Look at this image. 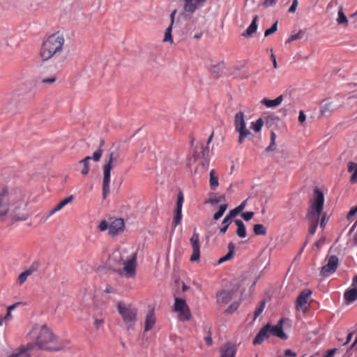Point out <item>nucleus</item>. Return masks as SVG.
Masks as SVG:
<instances>
[{
    "mask_svg": "<svg viewBox=\"0 0 357 357\" xmlns=\"http://www.w3.org/2000/svg\"><path fill=\"white\" fill-rule=\"evenodd\" d=\"M34 341L33 347L36 346L39 349L49 351H59L67 348L68 342L57 343L56 337L46 325H35L29 333Z\"/></svg>",
    "mask_w": 357,
    "mask_h": 357,
    "instance_id": "nucleus-1",
    "label": "nucleus"
},
{
    "mask_svg": "<svg viewBox=\"0 0 357 357\" xmlns=\"http://www.w3.org/2000/svg\"><path fill=\"white\" fill-rule=\"evenodd\" d=\"M310 205L307 210L306 219L309 220L310 225L309 232L314 234L319 222L320 215L323 211L324 195L317 188L314 190L313 197L310 199Z\"/></svg>",
    "mask_w": 357,
    "mask_h": 357,
    "instance_id": "nucleus-2",
    "label": "nucleus"
},
{
    "mask_svg": "<svg viewBox=\"0 0 357 357\" xmlns=\"http://www.w3.org/2000/svg\"><path fill=\"white\" fill-rule=\"evenodd\" d=\"M64 43V38L59 34H53L44 41L40 56L43 60L46 61L53 56L56 52H61Z\"/></svg>",
    "mask_w": 357,
    "mask_h": 357,
    "instance_id": "nucleus-3",
    "label": "nucleus"
},
{
    "mask_svg": "<svg viewBox=\"0 0 357 357\" xmlns=\"http://www.w3.org/2000/svg\"><path fill=\"white\" fill-rule=\"evenodd\" d=\"M114 153H110L108 160H105L103 166V181H102V197L105 199L110 192V176L113 167L112 163L114 160Z\"/></svg>",
    "mask_w": 357,
    "mask_h": 357,
    "instance_id": "nucleus-4",
    "label": "nucleus"
},
{
    "mask_svg": "<svg viewBox=\"0 0 357 357\" xmlns=\"http://www.w3.org/2000/svg\"><path fill=\"white\" fill-rule=\"evenodd\" d=\"M118 311L126 324L133 323L136 320L137 310L135 307L119 303Z\"/></svg>",
    "mask_w": 357,
    "mask_h": 357,
    "instance_id": "nucleus-5",
    "label": "nucleus"
},
{
    "mask_svg": "<svg viewBox=\"0 0 357 357\" xmlns=\"http://www.w3.org/2000/svg\"><path fill=\"white\" fill-rule=\"evenodd\" d=\"M339 259L336 255H330L327 258V264L321 267L320 275L326 278L334 273L338 266Z\"/></svg>",
    "mask_w": 357,
    "mask_h": 357,
    "instance_id": "nucleus-6",
    "label": "nucleus"
},
{
    "mask_svg": "<svg viewBox=\"0 0 357 357\" xmlns=\"http://www.w3.org/2000/svg\"><path fill=\"white\" fill-rule=\"evenodd\" d=\"M174 310L179 313L181 321H188L191 318L190 310L184 299L175 297Z\"/></svg>",
    "mask_w": 357,
    "mask_h": 357,
    "instance_id": "nucleus-7",
    "label": "nucleus"
},
{
    "mask_svg": "<svg viewBox=\"0 0 357 357\" xmlns=\"http://www.w3.org/2000/svg\"><path fill=\"white\" fill-rule=\"evenodd\" d=\"M208 147L204 146L203 144H201L199 146L195 147L193 154L194 161H197L199 159H202L201 165H202L203 167H207L209 164V160L208 159Z\"/></svg>",
    "mask_w": 357,
    "mask_h": 357,
    "instance_id": "nucleus-8",
    "label": "nucleus"
},
{
    "mask_svg": "<svg viewBox=\"0 0 357 357\" xmlns=\"http://www.w3.org/2000/svg\"><path fill=\"white\" fill-rule=\"evenodd\" d=\"M237 289L222 290L216 294L217 303L218 305L227 304L236 298Z\"/></svg>",
    "mask_w": 357,
    "mask_h": 357,
    "instance_id": "nucleus-9",
    "label": "nucleus"
},
{
    "mask_svg": "<svg viewBox=\"0 0 357 357\" xmlns=\"http://www.w3.org/2000/svg\"><path fill=\"white\" fill-rule=\"evenodd\" d=\"M10 208V199L7 189H3L0 192V221L3 220Z\"/></svg>",
    "mask_w": 357,
    "mask_h": 357,
    "instance_id": "nucleus-10",
    "label": "nucleus"
},
{
    "mask_svg": "<svg viewBox=\"0 0 357 357\" xmlns=\"http://www.w3.org/2000/svg\"><path fill=\"white\" fill-rule=\"evenodd\" d=\"M137 252L133 253L123 262V270L126 276L133 278L136 273Z\"/></svg>",
    "mask_w": 357,
    "mask_h": 357,
    "instance_id": "nucleus-11",
    "label": "nucleus"
},
{
    "mask_svg": "<svg viewBox=\"0 0 357 357\" xmlns=\"http://www.w3.org/2000/svg\"><path fill=\"white\" fill-rule=\"evenodd\" d=\"M190 241L192 248V254L190 257V261H197L200 257V244L199 234L196 232L195 229L193 231Z\"/></svg>",
    "mask_w": 357,
    "mask_h": 357,
    "instance_id": "nucleus-12",
    "label": "nucleus"
},
{
    "mask_svg": "<svg viewBox=\"0 0 357 357\" xmlns=\"http://www.w3.org/2000/svg\"><path fill=\"white\" fill-rule=\"evenodd\" d=\"M184 201V196L181 191L177 195L176 206L174 217V227L179 225L182 220V207Z\"/></svg>",
    "mask_w": 357,
    "mask_h": 357,
    "instance_id": "nucleus-13",
    "label": "nucleus"
},
{
    "mask_svg": "<svg viewBox=\"0 0 357 357\" xmlns=\"http://www.w3.org/2000/svg\"><path fill=\"white\" fill-rule=\"evenodd\" d=\"M185 12L193 13L196 10L204 6L206 0H182Z\"/></svg>",
    "mask_w": 357,
    "mask_h": 357,
    "instance_id": "nucleus-14",
    "label": "nucleus"
},
{
    "mask_svg": "<svg viewBox=\"0 0 357 357\" xmlns=\"http://www.w3.org/2000/svg\"><path fill=\"white\" fill-rule=\"evenodd\" d=\"M283 319H281L276 325L272 326L270 324V335L276 336L281 340H287L288 335L283 331Z\"/></svg>",
    "mask_w": 357,
    "mask_h": 357,
    "instance_id": "nucleus-15",
    "label": "nucleus"
},
{
    "mask_svg": "<svg viewBox=\"0 0 357 357\" xmlns=\"http://www.w3.org/2000/svg\"><path fill=\"white\" fill-rule=\"evenodd\" d=\"M270 324H267L266 326L262 327L258 333L256 335L255 337L253 340V344H261L266 339L270 337Z\"/></svg>",
    "mask_w": 357,
    "mask_h": 357,
    "instance_id": "nucleus-16",
    "label": "nucleus"
},
{
    "mask_svg": "<svg viewBox=\"0 0 357 357\" xmlns=\"http://www.w3.org/2000/svg\"><path fill=\"white\" fill-rule=\"evenodd\" d=\"M312 294V291L308 289H305L301 292L296 299V307L297 310H303L306 308L307 299Z\"/></svg>",
    "mask_w": 357,
    "mask_h": 357,
    "instance_id": "nucleus-17",
    "label": "nucleus"
},
{
    "mask_svg": "<svg viewBox=\"0 0 357 357\" xmlns=\"http://www.w3.org/2000/svg\"><path fill=\"white\" fill-rule=\"evenodd\" d=\"M220 357H235L236 348L234 344L227 342L220 347Z\"/></svg>",
    "mask_w": 357,
    "mask_h": 357,
    "instance_id": "nucleus-18",
    "label": "nucleus"
},
{
    "mask_svg": "<svg viewBox=\"0 0 357 357\" xmlns=\"http://www.w3.org/2000/svg\"><path fill=\"white\" fill-rule=\"evenodd\" d=\"M343 298L346 305H350L357 301V288L353 287L347 289L344 293Z\"/></svg>",
    "mask_w": 357,
    "mask_h": 357,
    "instance_id": "nucleus-19",
    "label": "nucleus"
},
{
    "mask_svg": "<svg viewBox=\"0 0 357 357\" xmlns=\"http://www.w3.org/2000/svg\"><path fill=\"white\" fill-rule=\"evenodd\" d=\"M156 321V318L154 313L153 309H149L145 319V327L144 331L147 332L151 330Z\"/></svg>",
    "mask_w": 357,
    "mask_h": 357,
    "instance_id": "nucleus-20",
    "label": "nucleus"
},
{
    "mask_svg": "<svg viewBox=\"0 0 357 357\" xmlns=\"http://www.w3.org/2000/svg\"><path fill=\"white\" fill-rule=\"evenodd\" d=\"M287 97V95H280L274 100L264 98L261 101V103L268 108H273L280 105L282 103L284 98H286Z\"/></svg>",
    "mask_w": 357,
    "mask_h": 357,
    "instance_id": "nucleus-21",
    "label": "nucleus"
},
{
    "mask_svg": "<svg viewBox=\"0 0 357 357\" xmlns=\"http://www.w3.org/2000/svg\"><path fill=\"white\" fill-rule=\"evenodd\" d=\"M33 349V344L28 343L20 349L19 351L8 357H29L28 351Z\"/></svg>",
    "mask_w": 357,
    "mask_h": 357,
    "instance_id": "nucleus-22",
    "label": "nucleus"
},
{
    "mask_svg": "<svg viewBox=\"0 0 357 357\" xmlns=\"http://www.w3.org/2000/svg\"><path fill=\"white\" fill-rule=\"evenodd\" d=\"M257 15H255L251 22V24L249 25V26L247 28V29L245 31L244 33H243L242 36L244 37H248L251 36L252 33H255L257 30Z\"/></svg>",
    "mask_w": 357,
    "mask_h": 357,
    "instance_id": "nucleus-23",
    "label": "nucleus"
},
{
    "mask_svg": "<svg viewBox=\"0 0 357 357\" xmlns=\"http://www.w3.org/2000/svg\"><path fill=\"white\" fill-rule=\"evenodd\" d=\"M73 199V195H70V196L66 197L65 199H63L53 209H52L50 211V213L48 214V216H50V215H53L54 213L60 211L66 204H68V203L71 202Z\"/></svg>",
    "mask_w": 357,
    "mask_h": 357,
    "instance_id": "nucleus-24",
    "label": "nucleus"
},
{
    "mask_svg": "<svg viewBox=\"0 0 357 357\" xmlns=\"http://www.w3.org/2000/svg\"><path fill=\"white\" fill-rule=\"evenodd\" d=\"M234 222L237 226L236 234L239 238H245L247 235L246 227L241 220L236 219Z\"/></svg>",
    "mask_w": 357,
    "mask_h": 357,
    "instance_id": "nucleus-25",
    "label": "nucleus"
},
{
    "mask_svg": "<svg viewBox=\"0 0 357 357\" xmlns=\"http://www.w3.org/2000/svg\"><path fill=\"white\" fill-rule=\"evenodd\" d=\"M238 132V142L242 144L245 139L251 135L250 131L246 128V126L235 129Z\"/></svg>",
    "mask_w": 357,
    "mask_h": 357,
    "instance_id": "nucleus-26",
    "label": "nucleus"
},
{
    "mask_svg": "<svg viewBox=\"0 0 357 357\" xmlns=\"http://www.w3.org/2000/svg\"><path fill=\"white\" fill-rule=\"evenodd\" d=\"M124 227L123 220L121 218L116 219L113 221L109 227L110 231L112 233H116L122 230Z\"/></svg>",
    "mask_w": 357,
    "mask_h": 357,
    "instance_id": "nucleus-27",
    "label": "nucleus"
},
{
    "mask_svg": "<svg viewBox=\"0 0 357 357\" xmlns=\"http://www.w3.org/2000/svg\"><path fill=\"white\" fill-rule=\"evenodd\" d=\"M209 185L212 190H215L219 185L218 177L214 169H211L209 173Z\"/></svg>",
    "mask_w": 357,
    "mask_h": 357,
    "instance_id": "nucleus-28",
    "label": "nucleus"
},
{
    "mask_svg": "<svg viewBox=\"0 0 357 357\" xmlns=\"http://www.w3.org/2000/svg\"><path fill=\"white\" fill-rule=\"evenodd\" d=\"M335 107L333 106V102L328 100H324L321 104V112L323 115H326L328 113L335 109Z\"/></svg>",
    "mask_w": 357,
    "mask_h": 357,
    "instance_id": "nucleus-29",
    "label": "nucleus"
},
{
    "mask_svg": "<svg viewBox=\"0 0 357 357\" xmlns=\"http://www.w3.org/2000/svg\"><path fill=\"white\" fill-rule=\"evenodd\" d=\"M246 126V123L244 120V113L243 112H239L236 114L234 117V128L235 129Z\"/></svg>",
    "mask_w": 357,
    "mask_h": 357,
    "instance_id": "nucleus-30",
    "label": "nucleus"
},
{
    "mask_svg": "<svg viewBox=\"0 0 357 357\" xmlns=\"http://www.w3.org/2000/svg\"><path fill=\"white\" fill-rule=\"evenodd\" d=\"M225 68V63H218L215 65H213L211 67V73L212 74L216 77H218L221 75V73Z\"/></svg>",
    "mask_w": 357,
    "mask_h": 357,
    "instance_id": "nucleus-31",
    "label": "nucleus"
},
{
    "mask_svg": "<svg viewBox=\"0 0 357 357\" xmlns=\"http://www.w3.org/2000/svg\"><path fill=\"white\" fill-rule=\"evenodd\" d=\"M91 157L86 156L83 160L79 161V163L83 165V169L81 171L82 175H86L89 172V161Z\"/></svg>",
    "mask_w": 357,
    "mask_h": 357,
    "instance_id": "nucleus-32",
    "label": "nucleus"
},
{
    "mask_svg": "<svg viewBox=\"0 0 357 357\" xmlns=\"http://www.w3.org/2000/svg\"><path fill=\"white\" fill-rule=\"evenodd\" d=\"M337 22L339 24H344L346 26L348 24L347 17L343 13L342 7L340 8L337 12Z\"/></svg>",
    "mask_w": 357,
    "mask_h": 357,
    "instance_id": "nucleus-33",
    "label": "nucleus"
},
{
    "mask_svg": "<svg viewBox=\"0 0 357 357\" xmlns=\"http://www.w3.org/2000/svg\"><path fill=\"white\" fill-rule=\"evenodd\" d=\"M253 231L255 234L258 236H263L266 234V228L262 224L255 225Z\"/></svg>",
    "mask_w": 357,
    "mask_h": 357,
    "instance_id": "nucleus-34",
    "label": "nucleus"
},
{
    "mask_svg": "<svg viewBox=\"0 0 357 357\" xmlns=\"http://www.w3.org/2000/svg\"><path fill=\"white\" fill-rule=\"evenodd\" d=\"M224 200H225V195H222L220 196L213 195V196L211 197L208 199H207L205 202V203H208V204H211V205H215V204H217L218 203H219L222 201H224Z\"/></svg>",
    "mask_w": 357,
    "mask_h": 357,
    "instance_id": "nucleus-35",
    "label": "nucleus"
},
{
    "mask_svg": "<svg viewBox=\"0 0 357 357\" xmlns=\"http://www.w3.org/2000/svg\"><path fill=\"white\" fill-rule=\"evenodd\" d=\"M227 204H221L219 207L218 211L214 213L213 219L215 220H219L223 215V214H224L225 211L227 210Z\"/></svg>",
    "mask_w": 357,
    "mask_h": 357,
    "instance_id": "nucleus-36",
    "label": "nucleus"
},
{
    "mask_svg": "<svg viewBox=\"0 0 357 357\" xmlns=\"http://www.w3.org/2000/svg\"><path fill=\"white\" fill-rule=\"evenodd\" d=\"M265 301H263L257 306L254 313V320H255L262 313L265 307Z\"/></svg>",
    "mask_w": 357,
    "mask_h": 357,
    "instance_id": "nucleus-37",
    "label": "nucleus"
},
{
    "mask_svg": "<svg viewBox=\"0 0 357 357\" xmlns=\"http://www.w3.org/2000/svg\"><path fill=\"white\" fill-rule=\"evenodd\" d=\"M40 266V263L38 261H36L34 262H33V264L30 266V267L26 269L25 271L26 273H28L27 274L29 275H31V274H33V273L36 272L39 267Z\"/></svg>",
    "mask_w": 357,
    "mask_h": 357,
    "instance_id": "nucleus-38",
    "label": "nucleus"
},
{
    "mask_svg": "<svg viewBox=\"0 0 357 357\" xmlns=\"http://www.w3.org/2000/svg\"><path fill=\"white\" fill-rule=\"evenodd\" d=\"M263 123V120L261 118H259L255 122L252 123V128L255 132H259L261 130Z\"/></svg>",
    "mask_w": 357,
    "mask_h": 357,
    "instance_id": "nucleus-39",
    "label": "nucleus"
},
{
    "mask_svg": "<svg viewBox=\"0 0 357 357\" xmlns=\"http://www.w3.org/2000/svg\"><path fill=\"white\" fill-rule=\"evenodd\" d=\"M231 223V221L228 220V218H224V219L222 221V227L220 229V232L221 234H225L227 231V230Z\"/></svg>",
    "mask_w": 357,
    "mask_h": 357,
    "instance_id": "nucleus-40",
    "label": "nucleus"
},
{
    "mask_svg": "<svg viewBox=\"0 0 357 357\" xmlns=\"http://www.w3.org/2000/svg\"><path fill=\"white\" fill-rule=\"evenodd\" d=\"M277 29H278V22H275V23L273 24L271 27H270L269 29H268L265 31L264 36L267 37V36L273 34V33H275L277 31Z\"/></svg>",
    "mask_w": 357,
    "mask_h": 357,
    "instance_id": "nucleus-41",
    "label": "nucleus"
},
{
    "mask_svg": "<svg viewBox=\"0 0 357 357\" xmlns=\"http://www.w3.org/2000/svg\"><path fill=\"white\" fill-rule=\"evenodd\" d=\"M239 304V301H234L231 305L225 310V312L229 314L233 313L238 309Z\"/></svg>",
    "mask_w": 357,
    "mask_h": 357,
    "instance_id": "nucleus-42",
    "label": "nucleus"
},
{
    "mask_svg": "<svg viewBox=\"0 0 357 357\" xmlns=\"http://www.w3.org/2000/svg\"><path fill=\"white\" fill-rule=\"evenodd\" d=\"M102 149L99 147L93 154V157L91 159H93L95 162H98L100 160L102 155Z\"/></svg>",
    "mask_w": 357,
    "mask_h": 357,
    "instance_id": "nucleus-43",
    "label": "nucleus"
},
{
    "mask_svg": "<svg viewBox=\"0 0 357 357\" xmlns=\"http://www.w3.org/2000/svg\"><path fill=\"white\" fill-rule=\"evenodd\" d=\"M303 36V32L302 31H299L297 33L291 35L289 38V42H292L296 40L301 39Z\"/></svg>",
    "mask_w": 357,
    "mask_h": 357,
    "instance_id": "nucleus-44",
    "label": "nucleus"
},
{
    "mask_svg": "<svg viewBox=\"0 0 357 357\" xmlns=\"http://www.w3.org/2000/svg\"><path fill=\"white\" fill-rule=\"evenodd\" d=\"M234 256L231 255V252H228L224 257L220 258L218 261V264H220L227 261L230 260Z\"/></svg>",
    "mask_w": 357,
    "mask_h": 357,
    "instance_id": "nucleus-45",
    "label": "nucleus"
},
{
    "mask_svg": "<svg viewBox=\"0 0 357 357\" xmlns=\"http://www.w3.org/2000/svg\"><path fill=\"white\" fill-rule=\"evenodd\" d=\"M205 330H207V335L204 337V340L207 345L211 346L213 343L212 335L210 331V328H205Z\"/></svg>",
    "mask_w": 357,
    "mask_h": 357,
    "instance_id": "nucleus-46",
    "label": "nucleus"
},
{
    "mask_svg": "<svg viewBox=\"0 0 357 357\" xmlns=\"http://www.w3.org/2000/svg\"><path fill=\"white\" fill-rule=\"evenodd\" d=\"M25 271L20 273L18 276V282L20 284H23L27 279V278L29 276Z\"/></svg>",
    "mask_w": 357,
    "mask_h": 357,
    "instance_id": "nucleus-47",
    "label": "nucleus"
},
{
    "mask_svg": "<svg viewBox=\"0 0 357 357\" xmlns=\"http://www.w3.org/2000/svg\"><path fill=\"white\" fill-rule=\"evenodd\" d=\"M238 214V211H237L236 208H234L231 210L225 218H228V220L230 221H232V219L237 216Z\"/></svg>",
    "mask_w": 357,
    "mask_h": 357,
    "instance_id": "nucleus-48",
    "label": "nucleus"
},
{
    "mask_svg": "<svg viewBox=\"0 0 357 357\" xmlns=\"http://www.w3.org/2000/svg\"><path fill=\"white\" fill-rule=\"evenodd\" d=\"M176 10H174L170 15V17H171V24L169 26L168 28H167L165 32L166 33H172V24L174 23V15L176 14Z\"/></svg>",
    "mask_w": 357,
    "mask_h": 357,
    "instance_id": "nucleus-49",
    "label": "nucleus"
},
{
    "mask_svg": "<svg viewBox=\"0 0 357 357\" xmlns=\"http://www.w3.org/2000/svg\"><path fill=\"white\" fill-rule=\"evenodd\" d=\"M253 215H254V213L253 212H245V213H243L241 215L242 218L245 221L250 220L252 218Z\"/></svg>",
    "mask_w": 357,
    "mask_h": 357,
    "instance_id": "nucleus-50",
    "label": "nucleus"
},
{
    "mask_svg": "<svg viewBox=\"0 0 357 357\" xmlns=\"http://www.w3.org/2000/svg\"><path fill=\"white\" fill-rule=\"evenodd\" d=\"M277 2V0H264L263 2V6L264 7H271L274 6Z\"/></svg>",
    "mask_w": 357,
    "mask_h": 357,
    "instance_id": "nucleus-51",
    "label": "nucleus"
},
{
    "mask_svg": "<svg viewBox=\"0 0 357 357\" xmlns=\"http://www.w3.org/2000/svg\"><path fill=\"white\" fill-rule=\"evenodd\" d=\"M357 213V208L356 207H352L349 213H347V218L348 220H350L353 216H354Z\"/></svg>",
    "mask_w": 357,
    "mask_h": 357,
    "instance_id": "nucleus-52",
    "label": "nucleus"
},
{
    "mask_svg": "<svg viewBox=\"0 0 357 357\" xmlns=\"http://www.w3.org/2000/svg\"><path fill=\"white\" fill-rule=\"evenodd\" d=\"M298 0H293L292 1V3L290 6V8H289V13H294L296 10V8L298 6Z\"/></svg>",
    "mask_w": 357,
    "mask_h": 357,
    "instance_id": "nucleus-53",
    "label": "nucleus"
},
{
    "mask_svg": "<svg viewBox=\"0 0 357 357\" xmlns=\"http://www.w3.org/2000/svg\"><path fill=\"white\" fill-rule=\"evenodd\" d=\"M357 168V163L349 162L347 165L348 172H351Z\"/></svg>",
    "mask_w": 357,
    "mask_h": 357,
    "instance_id": "nucleus-54",
    "label": "nucleus"
},
{
    "mask_svg": "<svg viewBox=\"0 0 357 357\" xmlns=\"http://www.w3.org/2000/svg\"><path fill=\"white\" fill-rule=\"evenodd\" d=\"M108 224L106 220H102L99 224L98 228L100 231H105L107 229Z\"/></svg>",
    "mask_w": 357,
    "mask_h": 357,
    "instance_id": "nucleus-55",
    "label": "nucleus"
},
{
    "mask_svg": "<svg viewBox=\"0 0 357 357\" xmlns=\"http://www.w3.org/2000/svg\"><path fill=\"white\" fill-rule=\"evenodd\" d=\"M246 202V200L243 201L240 205L235 208L239 213L245 208Z\"/></svg>",
    "mask_w": 357,
    "mask_h": 357,
    "instance_id": "nucleus-56",
    "label": "nucleus"
},
{
    "mask_svg": "<svg viewBox=\"0 0 357 357\" xmlns=\"http://www.w3.org/2000/svg\"><path fill=\"white\" fill-rule=\"evenodd\" d=\"M284 356L288 357H296V354L291 349H287L284 351Z\"/></svg>",
    "mask_w": 357,
    "mask_h": 357,
    "instance_id": "nucleus-57",
    "label": "nucleus"
},
{
    "mask_svg": "<svg viewBox=\"0 0 357 357\" xmlns=\"http://www.w3.org/2000/svg\"><path fill=\"white\" fill-rule=\"evenodd\" d=\"M306 116L303 110L299 112L298 121L300 123H303L305 121Z\"/></svg>",
    "mask_w": 357,
    "mask_h": 357,
    "instance_id": "nucleus-58",
    "label": "nucleus"
},
{
    "mask_svg": "<svg viewBox=\"0 0 357 357\" xmlns=\"http://www.w3.org/2000/svg\"><path fill=\"white\" fill-rule=\"evenodd\" d=\"M164 41H165V42H170V43H172V42H173V39H172V33H166V32H165V33Z\"/></svg>",
    "mask_w": 357,
    "mask_h": 357,
    "instance_id": "nucleus-59",
    "label": "nucleus"
},
{
    "mask_svg": "<svg viewBox=\"0 0 357 357\" xmlns=\"http://www.w3.org/2000/svg\"><path fill=\"white\" fill-rule=\"evenodd\" d=\"M103 323H104L103 319H95L93 324L97 328H98Z\"/></svg>",
    "mask_w": 357,
    "mask_h": 357,
    "instance_id": "nucleus-60",
    "label": "nucleus"
},
{
    "mask_svg": "<svg viewBox=\"0 0 357 357\" xmlns=\"http://www.w3.org/2000/svg\"><path fill=\"white\" fill-rule=\"evenodd\" d=\"M336 351V349H329L327 351L326 356L324 357H333Z\"/></svg>",
    "mask_w": 357,
    "mask_h": 357,
    "instance_id": "nucleus-61",
    "label": "nucleus"
},
{
    "mask_svg": "<svg viewBox=\"0 0 357 357\" xmlns=\"http://www.w3.org/2000/svg\"><path fill=\"white\" fill-rule=\"evenodd\" d=\"M275 148V142H271L270 145L266 148V151H273Z\"/></svg>",
    "mask_w": 357,
    "mask_h": 357,
    "instance_id": "nucleus-62",
    "label": "nucleus"
},
{
    "mask_svg": "<svg viewBox=\"0 0 357 357\" xmlns=\"http://www.w3.org/2000/svg\"><path fill=\"white\" fill-rule=\"evenodd\" d=\"M354 331L349 333L347 336L345 342L344 343V345L347 344L352 339L354 335Z\"/></svg>",
    "mask_w": 357,
    "mask_h": 357,
    "instance_id": "nucleus-63",
    "label": "nucleus"
},
{
    "mask_svg": "<svg viewBox=\"0 0 357 357\" xmlns=\"http://www.w3.org/2000/svg\"><path fill=\"white\" fill-rule=\"evenodd\" d=\"M228 250L229 252H231V255H234L235 245L233 243H229L228 244Z\"/></svg>",
    "mask_w": 357,
    "mask_h": 357,
    "instance_id": "nucleus-64",
    "label": "nucleus"
}]
</instances>
